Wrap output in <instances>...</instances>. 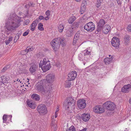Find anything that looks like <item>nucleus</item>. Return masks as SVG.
<instances>
[{
	"instance_id": "nucleus-14",
	"label": "nucleus",
	"mask_w": 131,
	"mask_h": 131,
	"mask_svg": "<svg viewBox=\"0 0 131 131\" xmlns=\"http://www.w3.org/2000/svg\"><path fill=\"white\" fill-rule=\"evenodd\" d=\"M78 25L77 23H74L69 27L68 30L71 32L73 33L75 30L78 27Z\"/></svg>"
},
{
	"instance_id": "nucleus-46",
	"label": "nucleus",
	"mask_w": 131,
	"mask_h": 131,
	"mask_svg": "<svg viewBox=\"0 0 131 131\" xmlns=\"http://www.w3.org/2000/svg\"><path fill=\"white\" fill-rule=\"evenodd\" d=\"M19 38V37L18 35L15 36V38L14 40V42L15 43H16L17 42V40Z\"/></svg>"
},
{
	"instance_id": "nucleus-41",
	"label": "nucleus",
	"mask_w": 131,
	"mask_h": 131,
	"mask_svg": "<svg viewBox=\"0 0 131 131\" xmlns=\"http://www.w3.org/2000/svg\"><path fill=\"white\" fill-rule=\"evenodd\" d=\"M102 27H103L102 26L98 25L97 28V29L96 30L98 32L101 31L102 29Z\"/></svg>"
},
{
	"instance_id": "nucleus-34",
	"label": "nucleus",
	"mask_w": 131,
	"mask_h": 131,
	"mask_svg": "<svg viewBox=\"0 0 131 131\" xmlns=\"http://www.w3.org/2000/svg\"><path fill=\"white\" fill-rule=\"evenodd\" d=\"M66 131H76L75 128L74 126H72L69 127V129Z\"/></svg>"
},
{
	"instance_id": "nucleus-30",
	"label": "nucleus",
	"mask_w": 131,
	"mask_h": 131,
	"mask_svg": "<svg viewBox=\"0 0 131 131\" xmlns=\"http://www.w3.org/2000/svg\"><path fill=\"white\" fill-rule=\"evenodd\" d=\"M43 25L41 23H39L38 25V28L39 30L41 31H43L44 30V28L43 27Z\"/></svg>"
},
{
	"instance_id": "nucleus-43",
	"label": "nucleus",
	"mask_w": 131,
	"mask_h": 131,
	"mask_svg": "<svg viewBox=\"0 0 131 131\" xmlns=\"http://www.w3.org/2000/svg\"><path fill=\"white\" fill-rule=\"evenodd\" d=\"M127 30L129 32H131V24L128 25L127 28Z\"/></svg>"
},
{
	"instance_id": "nucleus-35",
	"label": "nucleus",
	"mask_w": 131,
	"mask_h": 131,
	"mask_svg": "<svg viewBox=\"0 0 131 131\" xmlns=\"http://www.w3.org/2000/svg\"><path fill=\"white\" fill-rule=\"evenodd\" d=\"M60 44H61L62 46H64L65 44L64 43L65 42V40L64 39H61V38H60Z\"/></svg>"
},
{
	"instance_id": "nucleus-64",
	"label": "nucleus",
	"mask_w": 131,
	"mask_h": 131,
	"mask_svg": "<svg viewBox=\"0 0 131 131\" xmlns=\"http://www.w3.org/2000/svg\"><path fill=\"white\" fill-rule=\"evenodd\" d=\"M2 84L3 83L2 82V81H1V82H0V88L2 86Z\"/></svg>"
},
{
	"instance_id": "nucleus-2",
	"label": "nucleus",
	"mask_w": 131,
	"mask_h": 131,
	"mask_svg": "<svg viewBox=\"0 0 131 131\" xmlns=\"http://www.w3.org/2000/svg\"><path fill=\"white\" fill-rule=\"evenodd\" d=\"M67 101L64 104V105L65 106V109L68 110L69 109L71 113V110H73L75 108L74 99L72 97H68L67 99Z\"/></svg>"
},
{
	"instance_id": "nucleus-3",
	"label": "nucleus",
	"mask_w": 131,
	"mask_h": 131,
	"mask_svg": "<svg viewBox=\"0 0 131 131\" xmlns=\"http://www.w3.org/2000/svg\"><path fill=\"white\" fill-rule=\"evenodd\" d=\"M45 80H42L38 82L36 85L35 89L36 90L39 92H45L46 91L49 90L46 88L47 83L45 82Z\"/></svg>"
},
{
	"instance_id": "nucleus-9",
	"label": "nucleus",
	"mask_w": 131,
	"mask_h": 131,
	"mask_svg": "<svg viewBox=\"0 0 131 131\" xmlns=\"http://www.w3.org/2000/svg\"><path fill=\"white\" fill-rule=\"evenodd\" d=\"M93 111L95 113L99 114L104 112L105 110L103 106H102L101 105H97L94 108Z\"/></svg>"
},
{
	"instance_id": "nucleus-21",
	"label": "nucleus",
	"mask_w": 131,
	"mask_h": 131,
	"mask_svg": "<svg viewBox=\"0 0 131 131\" xmlns=\"http://www.w3.org/2000/svg\"><path fill=\"white\" fill-rule=\"evenodd\" d=\"M79 59L80 61H83L84 60L87 61L88 60V58H86L85 57L83 56L82 53H80L79 54L78 56Z\"/></svg>"
},
{
	"instance_id": "nucleus-38",
	"label": "nucleus",
	"mask_w": 131,
	"mask_h": 131,
	"mask_svg": "<svg viewBox=\"0 0 131 131\" xmlns=\"http://www.w3.org/2000/svg\"><path fill=\"white\" fill-rule=\"evenodd\" d=\"M34 49V48L32 47H31L30 48L27 47L26 49V51H27V52L29 51H31Z\"/></svg>"
},
{
	"instance_id": "nucleus-55",
	"label": "nucleus",
	"mask_w": 131,
	"mask_h": 131,
	"mask_svg": "<svg viewBox=\"0 0 131 131\" xmlns=\"http://www.w3.org/2000/svg\"><path fill=\"white\" fill-rule=\"evenodd\" d=\"M12 39L13 37H9L8 40L10 42L12 41Z\"/></svg>"
},
{
	"instance_id": "nucleus-28",
	"label": "nucleus",
	"mask_w": 131,
	"mask_h": 131,
	"mask_svg": "<svg viewBox=\"0 0 131 131\" xmlns=\"http://www.w3.org/2000/svg\"><path fill=\"white\" fill-rule=\"evenodd\" d=\"M64 27L62 24H60L58 27V31L60 32H62L64 28Z\"/></svg>"
},
{
	"instance_id": "nucleus-8",
	"label": "nucleus",
	"mask_w": 131,
	"mask_h": 131,
	"mask_svg": "<svg viewBox=\"0 0 131 131\" xmlns=\"http://www.w3.org/2000/svg\"><path fill=\"white\" fill-rule=\"evenodd\" d=\"M86 105L85 100L84 99H80L78 101L77 105L79 108L80 109H82L84 108Z\"/></svg>"
},
{
	"instance_id": "nucleus-60",
	"label": "nucleus",
	"mask_w": 131,
	"mask_h": 131,
	"mask_svg": "<svg viewBox=\"0 0 131 131\" xmlns=\"http://www.w3.org/2000/svg\"><path fill=\"white\" fill-rule=\"evenodd\" d=\"M102 3V2H101V1H97V3L98 4H100L101 5V3Z\"/></svg>"
},
{
	"instance_id": "nucleus-25",
	"label": "nucleus",
	"mask_w": 131,
	"mask_h": 131,
	"mask_svg": "<svg viewBox=\"0 0 131 131\" xmlns=\"http://www.w3.org/2000/svg\"><path fill=\"white\" fill-rule=\"evenodd\" d=\"M130 37L128 35H125L124 38V43L125 45H127L129 41Z\"/></svg>"
},
{
	"instance_id": "nucleus-50",
	"label": "nucleus",
	"mask_w": 131,
	"mask_h": 131,
	"mask_svg": "<svg viewBox=\"0 0 131 131\" xmlns=\"http://www.w3.org/2000/svg\"><path fill=\"white\" fill-rule=\"evenodd\" d=\"M85 9V7H83L81 6L80 9V11L81 12H84Z\"/></svg>"
},
{
	"instance_id": "nucleus-13",
	"label": "nucleus",
	"mask_w": 131,
	"mask_h": 131,
	"mask_svg": "<svg viewBox=\"0 0 131 131\" xmlns=\"http://www.w3.org/2000/svg\"><path fill=\"white\" fill-rule=\"evenodd\" d=\"M54 75L52 74L48 75L46 77V79L43 80H45V82H47V83H51L54 80Z\"/></svg>"
},
{
	"instance_id": "nucleus-27",
	"label": "nucleus",
	"mask_w": 131,
	"mask_h": 131,
	"mask_svg": "<svg viewBox=\"0 0 131 131\" xmlns=\"http://www.w3.org/2000/svg\"><path fill=\"white\" fill-rule=\"evenodd\" d=\"M34 22H35L33 21L30 26V29L32 31H33L35 30V27L37 25Z\"/></svg>"
},
{
	"instance_id": "nucleus-53",
	"label": "nucleus",
	"mask_w": 131,
	"mask_h": 131,
	"mask_svg": "<svg viewBox=\"0 0 131 131\" xmlns=\"http://www.w3.org/2000/svg\"><path fill=\"white\" fill-rule=\"evenodd\" d=\"M39 20H41L44 19V17L42 16H40L38 18Z\"/></svg>"
},
{
	"instance_id": "nucleus-59",
	"label": "nucleus",
	"mask_w": 131,
	"mask_h": 131,
	"mask_svg": "<svg viewBox=\"0 0 131 131\" xmlns=\"http://www.w3.org/2000/svg\"><path fill=\"white\" fill-rule=\"evenodd\" d=\"M115 4V3H111V6H115V5H114Z\"/></svg>"
},
{
	"instance_id": "nucleus-52",
	"label": "nucleus",
	"mask_w": 131,
	"mask_h": 131,
	"mask_svg": "<svg viewBox=\"0 0 131 131\" xmlns=\"http://www.w3.org/2000/svg\"><path fill=\"white\" fill-rule=\"evenodd\" d=\"M46 14L47 16H49L50 15V12L49 10H48L46 12Z\"/></svg>"
},
{
	"instance_id": "nucleus-51",
	"label": "nucleus",
	"mask_w": 131,
	"mask_h": 131,
	"mask_svg": "<svg viewBox=\"0 0 131 131\" xmlns=\"http://www.w3.org/2000/svg\"><path fill=\"white\" fill-rule=\"evenodd\" d=\"M33 21L35 22L34 23L37 24L40 21V20L38 18H37Z\"/></svg>"
},
{
	"instance_id": "nucleus-20",
	"label": "nucleus",
	"mask_w": 131,
	"mask_h": 131,
	"mask_svg": "<svg viewBox=\"0 0 131 131\" xmlns=\"http://www.w3.org/2000/svg\"><path fill=\"white\" fill-rule=\"evenodd\" d=\"M51 67L50 64L49 63V65H47L46 64L45 66H42L41 67V68L42 69L43 72H46V71L49 70Z\"/></svg>"
},
{
	"instance_id": "nucleus-62",
	"label": "nucleus",
	"mask_w": 131,
	"mask_h": 131,
	"mask_svg": "<svg viewBox=\"0 0 131 131\" xmlns=\"http://www.w3.org/2000/svg\"><path fill=\"white\" fill-rule=\"evenodd\" d=\"M57 116H58V115H57V113H56V112H55V117L56 118L57 117Z\"/></svg>"
},
{
	"instance_id": "nucleus-19",
	"label": "nucleus",
	"mask_w": 131,
	"mask_h": 131,
	"mask_svg": "<svg viewBox=\"0 0 131 131\" xmlns=\"http://www.w3.org/2000/svg\"><path fill=\"white\" fill-rule=\"evenodd\" d=\"M1 78L2 82L3 84L5 83H7L9 82L10 78L9 77L3 76L1 77Z\"/></svg>"
},
{
	"instance_id": "nucleus-1",
	"label": "nucleus",
	"mask_w": 131,
	"mask_h": 131,
	"mask_svg": "<svg viewBox=\"0 0 131 131\" xmlns=\"http://www.w3.org/2000/svg\"><path fill=\"white\" fill-rule=\"evenodd\" d=\"M21 18L16 16L9 17L5 23V28L11 32L15 30L20 25Z\"/></svg>"
},
{
	"instance_id": "nucleus-61",
	"label": "nucleus",
	"mask_w": 131,
	"mask_h": 131,
	"mask_svg": "<svg viewBox=\"0 0 131 131\" xmlns=\"http://www.w3.org/2000/svg\"><path fill=\"white\" fill-rule=\"evenodd\" d=\"M59 107H58L57 108L55 112H56V113H57V112H58L59 111Z\"/></svg>"
},
{
	"instance_id": "nucleus-4",
	"label": "nucleus",
	"mask_w": 131,
	"mask_h": 131,
	"mask_svg": "<svg viewBox=\"0 0 131 131\" xmlns=\"http://www.w3.org/2000/svg\"><path fill=\"white\" fill-rule=\"evenodd\" d=\"M60 38L54 39L52 41L50 44L52 46L54 50L56 51L59 48L60 46Z\"/></svg>"
},
{
	"instance_id": "nucleus-15",
	"label": "nucleus",
	"mask_w": 131,
	"mask_h": 131,
	"mask_svg": "<svg viewBox=\"0 0 131 131\" xmlns=\"http://www.w3.org/2000/svg\"><path fill=\"white\" fill-rule=\"evenodd\" d=\"M50 63V61H49L48 59L47 58H45L43 59L42 61H41L39 63V67H41L42 66H45L46 64L49 65Z\"/></svg>"
},
{
	"instance_id": "nucleus-54",
	"label": "nucleus",
	"mask_w": 131,
	"mask_h": 131,
	"mask_svg": "<svg viewBox=\"0 0 131 131\" xmlns=\"http://www.w3.org/2000/svg\"><path fill=\"white\" fill-rule=\"evenodd\" d=\"M10 31H9L7 30H6L5 33V34H6L8 35L10 33Z\"/></svg>"
},
{
	"instance_id": "nucleus-45",
	"label": "nucleus",
	"mask_w": 131,
	"mask_h": 131,
	"mask_svg": "<svg viewBox=\"0 0 131 131\" xmlns=\"http://www.w3.org/2000/svg\"><path fill=\"white\" fill-rule=\"evenodd\" d=\"M80 34L78 32L75 35L74 37L78 39L80 36Z\"/></svg>"
},
{
	"instance_id": "nucleus-6",
	"label": "nucleus",
	"mask_w": 131,
	"mask_h": 131,
	"mask_svg": "<svg viewBox=\"0 0 131 131\" xmlns=\"http://www.w3.org/2000/svg\"><path fill=\"white\" fill-rule=\"evenodd\" d=\"M103 106L107 110L113 111L115 109L116 105L112 102L108 101L104 103Z\"/></svg>"
},
{
	"instance_id": "nucleus-17",
	"label": "nucleus",
	"mask_w": 131,
	"mask_h": 131,
	"mask_svg": "<svg viewBox=\"0 0 131 131\" xmlns=\"http://www.w3.org/2000/svg\"><path fill=\"white\" fill-rule=\"evenodd\" d=\"M90 117V114L84 113L81 115V118L84 121L87 122L89 120Z\"/></svg>"
},
{
	"instance_id": "nucleus-33",
	"label": "nucleus",
	"mask_w": 131,
	"mask_h": 131,
	"mask_svg": "<svg viewBox=\"0 0 131 131\" xmlns=\"http://www.w3.org/2000/svg\"><path fill=\"white\" fill-rule=\"evenodd\" d=\"M54 118V116H53L52 117L51 123V125L55 124H57V121L55 120Z\"/></svg>"
},
{
	"instance_id": "nucleus-24",
	"label": "nucleus",
	"mask_w": 131,
	"mask_h": 131,
	"mask_svg": "<svg viewBox=\"0 0 131 131\" xmlns=\"http://www.w3.org/2000/svg\"><path fill=\"white\" fill-rule=\"evenodd\" d=\"M112 60V58H107L104 59V61L106 64H108L111 63Z\"/></svg>"
},
{
	"instance_id": "nucleus-58",
	"label": "nucleus",
	"mask_w": 131,
	"mask_h": 131,
	"mask_svg": "<svg viewBox=\"0 0 131 131\" xmlns=\"http://www.w3.org/2000/svg\"><path fill=\"white\" fill-rule=\"evenodd\" d=\"M101 5L100 4H99L96 3V7L98 8Z\"/></svg>"
},
{
	"instance_id": "nucleus-22",
	"label": "nucleus",
	"mask_w": 131,
	"mask_h": 131,
	"mask_svg": "<svg viewBox=\"0 0 131 131\" xmlns=\"http://www.w3.org/2000/svg\"><path fill=\"white\" fill-rule=\"evenodd\" d=\"M31 98L34 100L36 101H39L40 99L39 96L35 94H33L31 96Z\"/></svg>"
},
{
	"instance_id": "nucleus-44",
	"label": "nucleus",
	"mask_w": 131,
	"mask_h": 131,
	"mask_svg": "<svg viewBox=\"0 0 131 131\" xmlns=\"http://www.w3.org/2000/svg\"><path fill=\"white\" fill-rule=\"evenodd\" d=\"M29 30H27L23 34V36H26L27 35H28L29 33Z\"/></svg>"
},
{
	"instance_id": "nucleus-29",
	"label": "nucleus",
	"mask_w": 131,
	"mask_h": 131,
	"mask_svg": "<svg viewBox=\"0 0 131 131\" xmlns=\"http://www.w3.org/2000/svg\"><path fill=\"white\" fill-rule=\"evenodd\" d=\"M76 19L75 17L72 16L70 17L68 20V22L69 24L72 23Z\"/></svg>"
},
{
	"instance_id": "nucleus-63",
	"label": "nucleus",
	"mask_w": 131,
	"mask_h": 131,
	"mask_svg": "<svg viewBox=\"0 0 131 131\" xmlns=\"http://www.w3.org/2000/svg\"><path fill=\"white\" fill-rule=\"evenodd\" d=\"M129 103L131 104V98H130L129 100Z\"/></svg>"
},
{
	"instance_id": "nucleus-7",
	"label": "nucleus",
	"mask_w": 131,
	"mask_h": 131,
	"mask_svg": "<svg viewBox=\"0 0 131 131\" xmlns=\"http://www.w3.org/2000/svg\"><path fill=\"white\" fill-rule=\"evenodd\" d=\"M84 28L88 31H92L95 29L94 24L92 22L88 23L84 26Z\"/></svg>"
},
{
	"instance_id": "nucleus-37",
	"label": "nucleus",
	"mask_w": 131,
	"mask_h": 131,
	"mask_svg": "<svg viewBox=\"0 0 131 131\" xmlns=\"http://www.w3.org/2000/svg\"><path fill=\"white\" fill-rule=\"evenodd\" d=\"M10 67V66L9 65H8L7 66H6L5 67H4L3 68V69L2 70V72H5L6 70H7Z\"/></svg>"
},
{
	"instance_id": "nucleus-5",
	"label": "nucleus",
	"mask_w": 131,
	"mask_h": 131,
	"mask_svg": "<svg viewBox=\"0 0 131 131\" xmlns=\"http://www.w3.org/2000/svg\"><path fill=\"white\" fill-rule=\"evenodd\" d=\"M37 110L39 114L41 115H45L47 112L46 107L45 105L42 104H40L38 106Z\"/></svg>"
},
{
	"instance_id": "nucleus-56",
	"label": "nucleus",
	"mask_w": 131,
	"mask_h": 131,
	"mask_svg": "<svg viewBox=\"0 0 131 131\" xmlns=\"http://www.w3.org/2000/svg\"><path fill=\"white\" fill-rule=\"evenodd\" d=\"M49 17L47 16L45 18L44 17V19L45 20H47L49 19Z\"/></svg>"
},
{
	"instance_id": "nucleus-32",
	"label": "nucleus",
	"mask_w": 131,
	"mask_h": 131,
	"mask_svg": "<svg viewBox=\"0 0 131 131\" xmlns=\"http://www.w3.org/2000/svg\"><path fill=\"white\" fill-rule=\"evenodd\" d=\"M105 23L104 20L103 19H101L100 20L98 25L102 27L105 24Z\"/></svg>"
},
{
	"instance_id": "nucleus-23",
	"label": "nucleus",
	"mask_w": 131,
	"mask_h": 131,
	"mask_svg": "<svg viewBox=\"0 0 131 131\" xmlns=\"http://www.w3.org/2000/svg\"><path fill=\"white\" fill-rule=\"evenodd\" d=\"M82 53L84 57H86V58H88L89 57V55H90L91 54V52L90 51H88L86 49L83 51L82 52Z\"/></svg>"
},
{
	"instance_id": "nucleus-42",
	"label": "nucleus",
	"mask_w": 131,
	"mask_h": 131,
	"mask_svg": "<svg viewBox=\"0 0 131 131\" xmlns=\"http://www.w3.org/2000/svg\"><path fill=\"white\" fill-rule=\"evenodd\" d=\"M7 115H4L3 117V122L4 123H5L7 119Z\"/></svg>"
},
{
	"instance_id": "nucleus-49",
	"label": "nucleus",
	"mask_w": 131,
	"mask_h": 131,
	"mask_svg": "<svg viewBox=\"0 0 131 131\" xmlns=\"http://www.w3.org/2000/svg\"><path fill=\"white\" fill-rule=\"evenodd\" d=\"M78 39L75 38V37L73 39V45H74L75 44V43L76 42L77 40H78Z\"/></svg>"
},
{
	"instance_id": "nucleus-18",
	"label": "nucleus",
	"mask_w": 131,
	"mask_h": 131,
	"mask_svg": "<svg viewBox=\"0 0 131 131\" xmlns=\"http://www.w3.org/2000/svg\"><path fill=\"white\" fill-rule=\"evenodd\" d=\"M111 27L108 25H106L103 27L102 30L103 32L105 34H107L110 30Z\"/></svg>"
},
{
	"instance_id": "nucleus-10",
	"label": "nucleus",
	"mask_w": 131,
	"mask_h": 131,
	"mask_svg": "<svg viewBox=\"0 0 131 131\" xmlns=\"http://www.w3.org/2000/svg\"><path fill=\"white\" fill-rule=\"evenodd\" d=\"M119 42V40L118 38L114 37L112 39L111 43L113 46L115 47H118L120 45Z\"/></svg>"
},
{
	"instance_id": "nucleus-16",
	"label": "nucleus",
	"mask_w": 131,
	"mask_h": 131,
	"mask_svg": "<svg viewBox=\"0 0 131 131\" xmlns=\"http://www.w3.org/2000/svg\"><path fill=\"white\" fill-rule=\"evenodd\" d=\"M31 67L29 69V71L31 73L36 71L38 68V65L36 63H32L31 64Z\"/></svg>"
},
{
	"instance_id": "nucleus-40",
	"label": "nucleus",
	"mask_w": 131,
	"mask_h": 131,
	"mask_svg": "<svg viewBox=\"0 0 131 131\" xmlns=\"http://www.w3.org/2000/svg\"><path fill=\"white\" fill-rule=\"evenodd\" d=\"M87 4V2L86 0H84L82 1V3L81 6L83 7H85V6Z\"/></svg>"
},
{
	"instance_id": "nucleus-12",
	"label": "nucleus",
	"mask_w": 131,
	"mask_h": 131,
	"mask_svg": "<svg viewBox=\"0 0 131 131\" xmlns=\"http://www.w3.org/2000/svg\"><path fill=\"white\" fill-rule=\"evenodd\" d=\"M131 91V85L129 84L124 85L121 89L122 92L128 93Z\"/></svg>"
},
{
	"instance_id": "nucleus-31",
	"label": "nucleus",
	"mask_w": 131,
	"mask_h": 131,
	"mask_svg": "<svg viewBox=\"0 0 131 131\" xmlns=\"http://www.w3.org/2000/svg\"><path fill=\"white\" fill-rule=\"evenodd\" d=\"M27 104L29 107H30L32 108H35V105L32 103L30 102L29 101L27 102Z\"/></svg>"
},
{
	"instance_id": "nucleus-47",
	"label": "nucleus",
	"mask_w": 131,
	"mask_h": 131,
	"mask_svg": "<svg viewBox=\"0 0 131 131\" xmlns=\"http://www.w3.org/2000/svg\"><path fill=\"white\" fill-rule=\"evenodd\" d=\"M27 51H26V49L24 50L21 51V53L22 55H25L27 54Z\"/></svg>"
},
{
	"instance_id": "nucleus-39",
	"label": "nucleus",
	"mask_w": 131,
	"mask_h": 131,
	"mask_svg": "<svg viewBox=\"0 0 131 131\" xmlns=\"http://www.w3.org/2000/svg\"><path fill=\"white\" fill-rule=\"evenodd\" d=\"M73 33L70 32V31H69L67 30V36L68 37H71L72 36V35L73 34Z\"/></svg>"
},
{
	"instance_id": "nucleus-57",
	"label": "nucleus",
	"mask_w": 131,
	"mask_h": 131,
	"mask_svg": "<svg viewBox=\"0 0 131 131\" xmlns=\"http://www.w3.org/2000/svg\"><path fill=\"white\" fill-rule=\"evenodd\" d=\"M10 41L8 40L6 41L5 43L6 45H8L9 44Z\"/></svg>"
},
{
	"instance_id": "nucleus-36",
	"label": "nucleus",
	"mask_w": 131,
	"mask_h": 131,
	"mask_svg": "<svg viewBox=\"0 0 131 131\" xmlns=\"http://www.w3.org/2000/svg\"><path fill=\"white\" fill-rule=\"evenodd\" d=\"M57 124H55L51 125V129L53 131H55L57 129Z\"/></svg>"
},
{
	"instance_id": "nucleus-48",
	"label": "nucleus",
	"mask_w": 131,
	"mask_h": 131,
	"mask_svg": "<svg viewBox=\"0 0 131 131\" xmlns=\"http://www.w3.org/2000/svg\"><path fill=\"white\" fill-rule=\"evenodd\" d=\"M29 19H27L26 20L24 23V24L26 25H27L29 24Z\"/></svg>"
},
{
	"instance_id": "nucleus-11",
	"label": "nucleus",
	"mask_w": 131,
	"mask_h": 131,
	"mask_svg": "<svg viewBox=\"0 0 131 131\" xmlns=\"http://www.w3.org/2000/svg\"><path fill=\"white\" fill-rule=\"evenodd\" d=\"M77 73L76 71H74L69 73L68 75V80L69 81H71L74 80L76 77Z\"/></svg>"
},
{
	"instance_id": "nucleus-26",
	"label": "nucleus",
	"mask_w": 131,
	"mask_h": 131,
	"mask_svg": "<svg viewBox=\"0 0 131 131\" xmlns=\"http://www.w3.org/2000/svg\"><path fill=\"white\" fill-rule=\"evenodd\" d=\"M19 69V71L20 73H25L27 72V70L26 68L24 66H21Z\"/></svg>"
}]
</instances>
